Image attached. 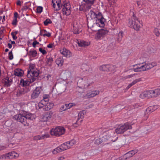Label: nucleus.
Returning <instances> with one entry per match:
<instances>
[{"mask_svg":"<svg viewBox=\"0 0 160 160\" xmlns=\"http://www.w3.org/2000/svg\"><path fill=\"white\" fill-rule=\"evenodd\" d=\"M88 18L90 17V18H91L92 19V20L89 22H91V23H92V22L93 21V19H95L96 18V14L94 12L92 11V10H91L89 12L88 14Z\"/></svg>","mask_w":160,"mask_h":160,"instance_id":"obj_25","label":"nucleus"},{"mask_svg":"<svg viewBox=\"0 0 160 160\" xmlns=\"http://www.w3.org/2000/svg\"><path fill=\"white\" fill-rule=\"evenodd\" d=\"M107 65H102L100 67L99 69L101 71H107Z\"/></svg>","mask_w":160,"mask_h":160,"instance_id":"obj_38","label":"nucleus"},{"mask_svg":"<svg viewBox=\"0 0 160 160\" xmlns=\"http://www.w3.org/2000/svg\"><path fill=\"white\" fill-rule=\"evenodd\" d=\"M42 101H44L45 103H46V102L48 101V97L45 98L44 97H43V99Z\"/></svg>","mask_w":160,"mask_h":160,"instance_id":"obj_58","label":"nucleus"},{"mask_svg":"<svg viewBox=\"0 0 160 160\" xmlns=\"http://www.w3.org/2000/svg\"><path fill=\"white\" fill-rule=\"evenodd\" d=\"M129 20L128 24L130 27L137 31L139 30L140 26L138 23L139 21L134 14H133L131 18Z\"/></svg>","mask_w":160,"mask_h":160,"instance_id":"obj_4","label":"nucleus"},{"mask_svg":"<svg viewBox=\"0 0 160 160\" xmlns=\"http://www.w3.org/2000/svg\"><path fill=\"white\" fill-rule=\"evenodd\" d=\"M63 62V60L62 58H57L56 61V64L58 65H62Z\"/></svg>","mask_w":160,"mask_h":160,"instance_id":"obj_36","label":"nucleus"},{"mask_svg":"<svg viewBox=\"0 0 160 160\" xmlns=\"http://www.w3.org/2000/svg\"><path fill=\"white\" fill-rule=\"evenodd\" d=\"M40 35H42L43 37L47 36L49 37L51 36V34L49 32H47L45 30L42 29L41 30Z\"/></svg>","mask_w":160,"mask_h":160,"instance_id":"obj_26","label":"nucleus"},{"mask_svg":"<svg viewBox=\"0 0 160 160\" xmlns=\"http://www.w3.org/2000/svg\"><path fill=\"white\" fill-rule=\"evenodd\" d=\"M108 33V31L106 29H101L98 30L97 34V38L99 39L102 37H104Z\"/></svg>","mask_w":160,"mask_h":160,"instance_id":"obj_15","label":"nucleus"},{"mask_svg":"<svg viewBox=\"0 0 160 160\" xmlns=\"http://www.w3.org/2000/svg\"><path fill=\"white\" fill-rule=\"evenodd\" d=\"M18 156H19V155L18 153H16V154H15V156H13V158H17L18 157Z\"/></svg>","mask_w":160,"mask_h":160,"instance_id":"obj_61","label":"nucleus"},{"mask_svg":"<svg viewBox=\"0 0 160 160\" xmlns=\"http://www.w3.org/2000/svg\"><path fill=\"white\" fill-rule=\"evenodd\" d=\"M65 132V128L62 127L58 126L55 128H52L50 131L52 135L57 137L63 135Z\"/></svg>","mask_w":160,"mask_h":160,"instance_id":"obj_6","label":"nucleus"},{"mask_svg":"<svg viewBox=\"0 0 160 160\" xmlns=\"http://www.w3.org/2000/svg\"><path fill=\"white\" fill-rule=\"evenodd\" d=\"M103 142V141L101 139V138H98L97 139H96L95 142L94 143L95 144L97 145H99L102 142Z\"/></svg>","mask_w":160,"mask_h":160,"instance_id":"obj_40","label":"nucleus"},{"mask_svg":"<svg viewBox=\"0 0 160 160\" xmlns=\"http://www.w3.org/2000/svg\"><path fill=\"white\" fill-rule=\"evenodd\" d=\"M72 31L75 34H77L81 32L82 30L79 25L77 23H74L73 25Z\"/></svg>","mask_w":160,"mask_h":160,"instance_id":"obj_18","label":"nucleus"},{"mask_svg":"<svg viewBox=\"0 0 160 160\" xmlns=\"http://www.w3.org/2000/svg\"><path fill=\"white\" fill-rule=\"evenodd\" d=\"M54 104L52 102H48L45 104L44 110L48 111L49 110L53 107Z\"/></svg>","mask_w":160,"mask_h":160,"instance_id":"obj_21","label":"nucleus"},{"mask_svg":"<svg viewBox=\"0 0 160 160\" xmlns=\"http://www.w3.org/2000/svg\"><path fill=\"white\" fill-rule=\"evenodd\" d=\"M60 0H52V5L56 11L60 10L61 7L62 8V13L63 15L67 16L69 15L71 13V6L69 3H66L64 5H60Z\"/></svg>","mask_w":160,"mask_h":160,"instance_id":"obj_1","label":"nucleus"},{"mask_svg":"<svg viewBox=\"0 0 160 160\" xmlns=\"http://www.w3.org/2000/svg\"><path fill=\"white\" fill-rule=\"evenodd\" d=\"M116 67L112 65H107V71H114L115 70Z\"/></svg>","mask_w":160,"mask_h":160,"instance_id":"obj_32","label":"nucleus"},{"mask_svg":"<svg viewBox=\"0 0 160 160\" xmlns=\"http://www.w3.org/2000/svg\"><path fill=\"white\" fill-rule=\"evenodd\" d=\"M76 142L74 140H72L68 142H66L61 144L60 146L55 149L52 151L54 154L63 151L71 148Z\"/></svg>","mask_w":160,"mask_h":160,"instance_id":"obj_3","label":"nucleus"},{"mask_svg":"<svg viewBox=\"0 0 160 160\" xmlns=\"http://www.w3.org/2000/svg\"><path fill=\"white\" fill-rule=\"evenodd\" d=\"M104 135L101 138L103 142H105V141L108 140L109 138L110 137V135L109 134Z\"/></svg>","mask_w":160,"mask_h":160,"instance_id":"obj_37","label":"nucleus"},{"mask_svg":"<svg viewBox=\"0 0 160 160\" xmlns=\"http://www.w3.org/2000/svg\"><path fill=\"white\" fill-rule=\"evenodd\" d=\"M65 158L64 156H60L58 158V160H63L65 159Z\"/></svg>","mask_w":160,"mask_h":160,"instance_id":"obj_59","label":"nucleus"},{"mask_svg":"<svg viewBox=\"0 0 160 160\" xmlns=\"http://www.w3.org/2000/svg\"><path fill=\"white\" fill-rule=\"evenodd\" d=\"M76 42L79 47H85L89 45V43L82 40H77Z\"/></svg>","mask_w":160,"mask_h":160,"instance_id":"obj_19","label":"nucleus"},{"mask_svg":"<svg viewBox=\"0 0 160 160\" xmlns=\"http://www.w3.org/2000/svg\"><path fill=\"white\" fill-rule=\"evenodd\" d=\"M154 33L157 37H159L160 35V33L158 31V30L156 28L154 29Z\"/></svg>","mask_w":160,"mask_h":160,"instance_id":"obj_41","label":"nucleus"},{"mask_svg":"<svg viewBox=\"0 0 160 160\" xmlns=\"http://www.w3.org/2000/svg\"><path fill=\"white\" fill-rule=\"evenodd\" d=\"M32 82H31L30 79L29 80H24L23 79H21L20 82L19 86H22L23 88L29 87L28 86Z\"/></svg>","mask_w":160,"mask_h":160,"instance_id":"obj_16","label":"nucleus"},{"mask_svg":"<svg viewBox=\"0 0 160 160\" xmlns=\"http://www.w3.org/2000/svg\"><path fill=\"white\" fill-rule=\"evenodd\" d=\"M16 154L15 152L13 151L10 152L7 154V157L8 159H12L13 158V156H15V154Z\"/></svg>","mask_w":160,"mask_h":160,"instance_id":"obj_35","label":"nucleus"},{"mask_svg":"<svg viewBox=\"0 0 160 160\" xmlns=\"http://www.w3.org/2000/svg\"><path fill=\"white\" fill-rule=\"evenodd\" d=\"M150 64L151 68H152L154 66H156L157 65V63L155 62H152V63H150Z\"/></svg>","mask_w":160,"mask_h":160,"instance_id":"obj_54","label":"nucleus"},{"mask_svg":"<svg viewBox=\"0 0 160 160\" xmlns=\"http://www.w3.org/2000/svg\"><path fill=\"white\" fill-rule=\"evenodd\" d=\"M39 71L37 70L33 71H28L27 77L30 78L31 82H34L35 80H38V76L39 75Z\"/></svg>","mask_w":160,"mask_h":160,"instance_id":"obj_8","label":"nucleus"},{"mask_svg":"<svg viewBox=\"0 0 160 160\" xmlns=\"http://www.w3.org/2000/svg\"><path fill=\"white\" fill-rule=\"evenodd\" d=\"M13 39V40H16L17 38V37L16 36V35H14L12 36Z\"/></svg>","mask_w":160,"mask_h":160,"instance_id":"obj_62","label":"nucleus"},{"mask_svg":"<svg viewBox=\"0 0 160 160\" xmlns=\"http://www.w3.org/2000/svg\"><path fill=\"white\" fill-rule=\"evenodd\" d=\"M54 45L52 43L49 44L47 46V47L49 48H52Z\"/></svg>","mask_w":160,"mask_h":160,"instance_id":"obj_56","label":"nucleus"},{"mask_svg":"<svg viewBox=\"0 0 160 160\" xmlns=\"http://www.w3.org/2000/svg\"><path fill=\"white\" fill-rule=\"evenodd\" d=\"M39 44V43L38 42H37V41L35 40L33 42L32 45V46L34 48H35L36 45Z\"/></svg>","mask_w":160,"mask_h":160,"instance_id":"obj_52","label":"nucleus"},{"mask_svg":"<svg viewBox=\"0 0 160 160\" xmlns=\"http://www.w3.org/2000/svg\"><path fill=\"white\" fill-rule=\"evenodd\" d=\"M9 58L10 60H11L13 58V55L12 53V51L10 52L9 53Z\"/></svg>","mask_w":160,"mask_h":160,"instance_id":"obj_51","label":"nucleus"},{"mask_svg":"<svg viewBox=\"0 0 160 160\" xmlns=\"http://www.w3.org/2000/svg\"><path fill=\"white\" fill-rule=\"evenodd\" d=\"M132 127L130 123L127 122L124 125H119L115 129V132L118 134L123 133L128 129H131Z\"/></svg>","mask_w":160,"mask_h":160,"instance_id":"obj_5","label":"nucleus"},{"mask_svg":"<svg viewBox=\"0 0 160 160\" xmlns=\"http://www.w3.org/2000/svg\"><path fill=\"white\" fill-rule=\"evenodd\" d=\"M68 104L69 108L72 107L73 106H75V104L74 103H70Z\"/></svg>","mask_w":160,"mask_h":160,"instance_id":"obj_55","label":"nucleus"},{"mask_svg":"<svg viewBox=\"0 0 160 160\" xmlns=\"http://www.w3.org/2000/svg\"><path fill=\"white\" fill-rule=\"evenodd\" d=\"M123 31L120 32L118 34L116 38L117 41L118 42H121L123 36Z\"/></svg>","mask_w":160,"mask_h":160,"instance_id":"obj_28","label":"nucleus"},{"mask_svg":"<svg viewBox=\"0 0 160 160\" xmlns=\"http://www.w3.org/2000/svg\"><path fill=\"white\" fill-rule=\"evenodd\" d=\"M53 61V58L52 57L48 56L47 57L46 61L47 64L49 66H51V65Z\"/></svg>","mask_w":160,"mask_h":160,"instance_id":"obj_30","label":"nucleus"},{"mask_svg":"<svg viewBox=\"0 0 160 160\" xmlns=\"http://www.w3.org/2000/svg\"><path fill=\"white\" fill-rule=\"evenodd\" d=\"M141 81V78H138V79H137L135 80L134 81H133L131 84L132 86L134 85L135 84L137 83L138 82L140 81Z\"/></svg>","mask_w":160,"mask_h":160,"instance_id":"obj_47","label":"nucleus"},{"mask_svg":"<svg viewBox=\"0 0 160 160\" xmlns=\"http://www.w3.org/2000/svg\"><path fill=\"white\" fill-rule=\"evenodd\" d=\"M41 91L42 89L40 87H37L31 94V98L32 99H34L38 98Z\"/></svg>","mask_w":160,"mask_h":160,"instance_id":"obj_10","label":"nucleus"},{"mask_svg":"<svg viewBox=\"0 0 160 160\" xmlns=\"http://www.w3.org/2000/svg\"><path fill=\"white\" fill-rule=\"evenodd\" d=\"M141 81V78H138V79H137L135 80L134 81H133L131 84L132 86L134 85L135 84L137 83L138 82L140 81Z\"/></svg>","mask_w":160,"mask_h":160,"instance_id":"obj_45","label":"nucleus"},{"mask_svg":"<svg viewBox=\"0 0 160 160\" xmlns=\"http://www.w3.org/2000/svg\"><path fill=\"white\" fill-rule=\"evenodd\" d=\"M39 50L43 54H45L47 53V52L46 50L44 49H43L42 48H39Z\"/></svg>","mask_w":160,"mask_h":160,"instance_id":"obj_49","label":"nucleus"},{"mask_svg":"<svg viewBox=\"0 0 160 160\" xmlns=\"http://www.w3.org/2000/svg\"><path fill=\"white\" fill-rule=\"evenodd\" d=\"M17 4L18 5H21V1L20 0H18L17 2Z\"/></svg>","mask_w":160,"mask_h":160,"instance_id":"obj_64","label":"nucleus"},{"mask_svg":"<svg viewBox=\"0 0 160 160\" xmlns=\"http://www.w3.org/2000/svg\"><path fill=\"white\" fill-rule=\"evenodd\" d=\"M140 97L142 98H151L154 97L152 90H150L146 92H144L140 95Z\"/></svg>","mask_w":160,"mask_h":160,"instance_id":"obj_11","label":"nucleus"},{"mask_svg":"<svg viewBox=\"0 0 160 160\" xmlns=\"http://www.w3.org/2000/svg\"><path fill=\"white\" fill-rule=\"evenodd\" d=\"M34 64L32 63L30 64L29 66V70H28V71H34Z\"/></svg>","mask_w":160,"mask_h":160,"instance_id":"obj_42","label":"nucleus"},{"mask_svg":"<svg viewBox=\"0 0 160 160\" xmlns=\"http://www.w3.org/2000/svg\"><path fill=\"white\" fill-rule=\"evenodd\" d=\"M37 54V52L34 50H31L28 52V55L32 57H35Z\"/></svg>","mask_w":160,"mask_h":160,"instance_id":"obj_31","label":"nucleus"},{"mask_svg":"<svg viewBox=\"0 0 160 160\" xmlns=\"http://www.w3.org/2000/svg\"><path fill=\"white\" fill-rule=\"evenodd\" d=\"M7 158H8L7 157V154H3L0 156V159H6Z\"/></svg>","mask_w":160,"mask_h":160,"instance_id":"obj_50","label":"nucleus"},{"mask_svg":"<svg viewBox=\"0 0 160 160\" xmlns=\"http://www.w3.org/2000/svg\"><path fill=\"white\" fill-rule=\"evenodd\" d=\"M141 81V78H138V79H137L135 80L134 81H133L131 84L132 86L134 85L135 84L137 83L138 82L140 81Z\"/></svg>","mask_w":160,"mask_h":160,"instance_id":"obj_46","label":"nucleus"},{"mask_svg":"<svg viewBox=\"0 0 160 160\" xmlns=\"http://www.w3.org/2000/svg\"><path fill=\"white\" fill-rule=\"evenodd\" d=\"M2 81L4 86L5 87H9L12 84V81L9 80L8 77L4 78Z\"/></svg>","mask_w":160,"mask_h":160,"instance_id":"obj_23","label":"nucleus"},{"mask_svg":"<svg viewBox=\"0 0 160 160\" xmlns=\"http://www.w3.org/2000/svg\"><path fill=\"white\" fill-rule=\"evenodd\" d=\"M106 21L105 19L104 18H102V19H99L98 20H96V21L95 23H94L93 24L92 23H91V22H88V27H90L91 29L93 31H97V29H95L94 28V27L97 26V24L100 23V25H99L100 26L102 27L104 25V22Z\"/></svg>","mask_w":160,"mask_h":160,"instance_id":"obj_7","label":"nucleus"},{"mask_svg":"<svg viewBox=\"0 0 160 160\" xmlns=\"http://www.w3.org/2000/svg\"><path fill=\"white\" fill-rule=\"evenodd\" d=\"M154 97H157L160 95V88L152 90Z\"/></svg>","mask_w":160,"mask_h":160,"instance_id":"obj_34","label":"nucleus"},{"mask_svg":"<svg viewBox=\"0 0 160 160\" xmlns=\"http://www.w3.org/2000/svg\"><path fill=\"white\" fill-rule=\"evenodd\" d=\"M86 113V111L83 110L80 111L78 114V118L77 119L75 123L79 125L83 121V119L84 117V115Z\"/></svg>","mask_w":160,"mask_h":160,"instance_id":"obj_12","label":"nucleus"},{"mask_svg":"<svg viewBox=\"0 0 160 160\" xmlns=\"http://www.w3.org/2000/svg\"><path fill=\"white\" fill-rule=\"evenodd\" d=\"M45 104H46V103H45L44 101H41L37 105H36V108L37 109H38V108L39 109L42 108L44 110Z\"/></svg>","mask_w":160,"mask_h":160,"instance_id":"obj_29","label":"nucleus"},{"mask_svg":"<svg viewBox=\"0 0 160 160\" xmlns=\"http://www.w3.org/2000/svg\"><path fill=\"white\" fill-rule=\"evenodd\" d=\"M52 115V113L51 112H48L45 114L42 118L43 121H47L49 120L51 118Z\"/></svg>","mask_w":160,"mask_h":160,"instance_id":"obj_20","label":"nucleus"},{"mask_svg":"<svg viewBox=\"0 0 160 160\" xmlns=\"http://www.w3.org/2000/svg\"><path fill=\"white\" fill-rule=\"evenodd\" d=\"M88 66L86 64L83 65L82 66V68L84 71H87V69H88Z\"/></svg>","mask_w":160,"mask_h":160,"instance_id":"obj_48","label":"nucleus"},{"mask_svg":"<svg viewBox=\"0 0 160 160\" xmlns=\"http://www.w3.org/2000/svg\"><path fill=\"white\" fill-rule=\"evenodd\" d=\"M30 91V89L29 87L20 88L19 89H18L17 92V95L18 97H19L28 92Z\"/></svg>","mask_w":160,"mask_h":160,"instance_id":"obj_13","label":"nucleus"},{"mask_svg":"<svg viewBox=\"0 0 160 160\" xmlns=\"http://www.w3.org/2000/svg\"><path fill=\"white\" fill-rule=\"evenodd\" d=\"M18 13L17 12H15L14 13V18L17 19V18L18 17Z\"/></svg>","mask_w":160,"mask_h":160,"instance_id":"obj_60","label":"nucleus"},{"mask_svg":"<svg viewBox=\"0 0 160 160\" xmlns=\"http://www.w3.org/2000/svg\"><path fill=\"white\" fill-rule=\"evenodd\" d=\"M52 23V21L49 19H47L44 22V24L45 26L47 25L49 23Z\"/></svg>","mask_w":160,"mask_h":160,"instance_id":"obj_43","label":"nucleus"},{"mask_svg":"<svg viewBox=\"0 0 160 160\" xmlns=\"http://www.w3.org/2000/svg\"><path fill=\"white\" fill-rule=\"evenodd\" d=\"M102 18H104L102 14L100 12H99L98 14H96V18L97 20L99 19H102Z\"/></svg>","mask_w":160,"mask_h":160,"instance_id":"obj_39","label":"nucleus"},{"mask_svg":"<svg viewBox=\"0 0 160 160\" xmlns=\"http://www.w3.org/2000/svg\"><path fill=\"white\" fill-rule=\"evenodd\" d=\"M13 118L17 121L20 122L24 126H28V124L27 122L28 120H33L34 118L33 115L31 113L26 115L25 116L21 114H17L14 116Z\"/></svg>","mask_w":160,"mask_h":160,"instance_id":"obj_2","label":"nucleus"},{"mask_svg":"<svg viewBox=\"0 0 160 160\" xmlns=\"http://www.w3.org/2000/svg\"><path fill=\"white\" fill-rule=\"evenodd\" d=\"M60 52L64 56L67 57L69 56V57L70 52L66 48H63L61 50Z\"/></svg>","mask_w":160,"mask_h":160,"instance_id":"obj_24","label":"nucleus"},{"mask_svg":"<svg viewBox=\"0 0 160 160\" xmlns=\"http://www.w3.org/2000/svg\"><path fill=\"white\" fill-rule=\"evenodd\" d=\"M158 108V106L155 105L153 106H151L147 108L146 110V113H149L150 112H153L157 109Z\"/></svg>","mask_w":160,"mask_h":160,"instance_id":"obj_22","label":"nucleus"},{"mask_svg":"<svg viewBox=\"0 0 160 160\" xmlns=\"http://www.w3.org/2000/svg\"><path fill=\"white\" fill-rule=\"evenodd\" d=\"M61 110L62 111H65L67 110V108L65 107L64 105H62L61 106Z\"/></svg>","mask_w":160,"mask_h":160,"instance_id":"obj_57","label":"nucleus"},{"mask_svg":"<svg viewBox=\"0 0 160 160\" xmlns=\"http://www.w3.org/2000/svg\"><path fill=\"white\" fill-rule=\"evenodd\" d=\"M95 0H92L91 1L90 0H88L85 2L86 4L88 5L87 8L90 9L91 8V6L94 3Z\"/></svg>","mask_w":160,"mask_h":160,"instance_id":"obj_33","label":"nucleus"},{"mask_svg":"<svg viewBox=\"0 0 160 160\" xmlns=\"http://www.w3.org/2000/svg\"><path fill=\"white\" fill-rule=\"evenodd\" d=\"M138 151V150L137 149L131 150L128 152L124 155L123 156V158L125 160L127 159H128L132 157L136 153H137Z\"/></svg>","mask_w":160,"mask_h":160,"instance_id":"obj_14","label":"nucleus"},{"mask_svg":"<svg viewBox=\"0 0 160 160\" xmlns=\"http://www.w3.org/2000/svg\"><path fill=\"white\" fill-rule=\"evenodd\" d=\"M43 8L41 6H38L37 8V12L38 13H41L42 10Z\"/></svg>","mask_w":160,"mask_h":160,"instance_id":"obj_44","label":"nucleus"},{"mask_svg":"<svg viewBox=\"0 0 160 160\" xmlns=\"http://www.w3.org/2000/svg\"><path fill=\"white\" fill-rule=\"evenodd\" d=\"M17 22V19L16 18H14L12 22V24L13 25H16Z\"/></svg>","mask_w":160,"mask_h":160,"instance_id":"obj_53","label":"nucleus"},{"mask_svg":"<svg viewBox=\"0 0 160 160\" xmlns=\"http://www.w3.org/2000/svg\"><path fill=\"white\" fill-rule=\"evenodd\" d=\"M100 91L99 90L93 91L91 92H88L86 95V96L88 98L93 97L99 94Z\"/></svg>","mask_w":160,"mask_h":160,"instance_id":"obj_17","label":"nucleus"},{"mask_svg":"<svg viewBox=\"0 0 160 160\" xmlns=\"http://www.w3.org/2000/svg\"><path fill=\"white\" fill-rule=\"evenodd\" d=\"M144 64L140 67H138L134 69V71L135 72H141L145 71L151 68L150 63H146V62L144 63Z\"/></svg>","mask_w":160,"mask_h":160,"instance_id":"obj_9","label":"nucleus"},{"mask_svg":"<svg viewBox=\"0 0 160 160\" xmlns=\"http://www.w3.org/2000/svg\"><path fill=\"white\" fill-rule=\"evenodd\" d=\"M64 105L65 107L67 108V110L69 108L68 104H65Z\"/></svg>","mask_w":160,"mask_h":160,"instance_id":"obj_63","label":"nucleus"},{"mask_svg":"<svg viewBox=\"0 0 160 160\" xmlns=\"http://www.w3.org/2000/svg\"><path fill=\"white\" fill-rule=\"evenodd\" d=\"M23 72L21 69H18L14 71V74L18 76H21L23 75Z\"/></svg>","mask_w":160,"mask_h":160,"instance_id":"obj_27","label":"nucleus"}]
</instances>
